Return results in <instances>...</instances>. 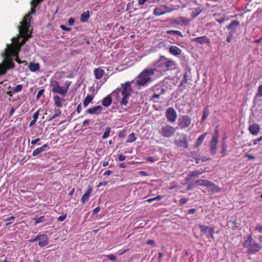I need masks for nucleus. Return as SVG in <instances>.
<instances>
[{
  "label": "nucleus",
  "instance_id": "1",
  "mask_svg": "<svg viewBox=\"0 0 262 262\" xmlns=\"http://www.w3.org/2000/svg\"><path fill=\"white\" fill-rule=\"evenodd\" d=\"M163 56H161L159 60L156 62L154 65V69H144L138 76L137 84L139 86H144L151 80V76L154 75L156 71L162 73L164 71Z\"/></svg>",
  "mask_w": 262,
  "mask_h": 262
},
{
  "label": "nucleus",
  "instance_id": "2",
  "mask_svg": "<svg viewBox=\"0 0 262 262\" xmlns=\"http://www.w3.org/2000/svg\"><path fill=\"white\" fill-rule=\"evenodd\" d=\"M132 91L131 82L126 81L124 83L121 84L120 88H118L114 91L112 95L119 100L120 93L122 98L120 101V103L121 105L126 106Z\"/></svg>",
  "mask_w": 262,
  "mask_h": 262
},
{
  "label": "nucleus",
  "instance_id": "3",
  "mask_svg": "<svg viewBox=\"0 0 262 262\" xmlns=\"http://www.w3.org/2000/svg\"><path fill=\"white\" fill-rule=\"evenodd\" d=\"M244 248L247 249V253L249 254H255L262 249V246L256 243L252 239V235H249L243 243Z\"/></svg>",
  "mask_w": 262,
  "mask_h": 262
},
{
  "label": "nucleus",
  "instance_id": "4",
  "mask_svg": "<svg viewBox=\"0 0 262 262\" xmlns=\"http://www.w3.org/2000/svg\"><path fill=\"white\" fill-rule=\"evenodd\" d=\"M20 36L23 38L20 42H19L18 38L13 37L12 39L13 43L7 45V48L11 50V54H15V55H18L20 47L27 41L29 38L31 37L32 35L30 33L29 35Z\"/></svg>",
  "mask_w": 262,
  "mask_h": 262
},
{
  "label": "nucleus",
  "instance_id": "5",
  "mask_svg": "<svg viewBox=\"0 0 262 262\" xmlns=\"http://www.w3.org/2000/svg\"><path fill=\"white\" fill-rule=\"evenodd\" d=\"M70 83L66 82L65 86H60L59 83L57 80L51 79L50 86L52 88V91L53 93H56L64 97L68 90Z\"/></svg>",
  "mask_w": 262,
  "mask_h": 262
},
{
  "label": "nucleus",
  "instance_id": "6",
  "mask_svg": "<svg viewBox=\"0 0 262 262\" xmlns=\"http://www.w3.org/2000/svg\"><path fill=\"white\" fill-rule=\"evenodd\" d=\"M11 50L10 49L7 48L5 49V51L4 53H2L3 56L5 57L6 61L5 62V65L6 68H8V70L10 69L13 68L14 67V64L12 59V56H17L18 55H15V54H12Z\"/></svg>",
  "mask_w": 262,
  "mask_h": 262
},
{
  "label": "nucleus",
  "instance_id": "7",
  "mask_svg": "<svg viewBox=\"0 0 262 262\" xmlns=\"http://www.w3.org/2000/svg\"><path fill=\"white\" fill-rule=\"evenodd\" d=\"M29 14L26 15L24 17L23 21L21 23V25L19 26V32L20 36L29 35L28 31L30 26V21L27 20Z\"/></svg>",
  "mask_w": 262,
  "mask_h": 262
},
{
  "label": "nucleus",
  "instance_id": "8",
  "mask_svg": "<svg viewBox=\"0 0 262 262\" xmlns=\"http://www.w3.org/2000/svg\"><path fill=\"white\" fill-rule=\"evenodd\" d=\"M191 122V119L187 115L181 116L178 119V126L181 129H184L188 127Z\"/></svg>",
  "mask_w": 262,
  "mask_h": 262
},
{
  "label": "nucleus",
  "instance_id": "9",
  "mask_svg": "<svg viewBox=\"0 0 262 262\" xmlns=\"http://www.w3.org/2000/svg\"><path fill=\"white\" fill-rule=\"evenodd\" d=\"M199 227L201 231L206 234L208 238H214V228L213 227H210L202 225H199Z\"/></svg>",
  "mask_w": 262,
  "mask_h": 262
},
{
  "label": "nucleus",
  "instance_id": "10",
  "mask_svg": "<svg viewBox=\"0 0 262 262\" xmlns=\"http://www.w3.org/2000/svg\"><path fill=\"white\" fill-rule=\"evenodd\" d=\"M166 116L168 121L174 122L177 118V112L173 107H169L166 111Z\"/></svg>",
  "mask_w": 262,
  "mask_h": 262
},
{
  "label": "nucleus",
  "instance_id": "11",
  "mask_svg": "<svg viewBox=\"0 0 262 262\" xmlns=\"http://www.w3.org/2000/svg\"><path fill=\"white\" fill-rule=\"evenodd\" d=\"M195 184L197 186H206L208 188L217 187L216 185L207 180L199 179L195 181Z\"/></svg>",
  "mask_w": 262,
  "mask_h": 262
},
{
  "label": "nucleus",
  "instance_id": "12",
  "mask_svg": "<svg viewBox=\"0 0 262 262\" xmlns=\"http://www.w3.org/2000/svg\"><path fill=\"white\" fill-rule=\"evenodd\" d=\"M174 144L179 148H187L188 147V143L186 135L183 136L182 139L176 140Z\"/></svg>",
  "mask_w": 262,
  "mask_h": 262
},
{
  "label": "nucleus",
  "instance_id": "13",
  "mask_svg": "<svg viewBox=\"0 0 262 262\" xmlns=\"http://www.w3.org/2000/svg\"><path fill=\"white\" fill-rule=\"evenodd\" d=\"M191 41L201 45L210 43V39L206 36H200L191 39Z\"/></svg>",
  "mask_w": 262,
  "mask_h": 262
},
{
  "label": "nucleus",
  "instance_id": "14",
  "mask_svg": "<svg viewBox=\"0 0 262 262\" xmlns=\"http://www.w3.org/2000/svg\"><path fill=\"white\" fill-rule=\"evenodd\" d=\"M103 107L100 105L94 106L89 108L86 113L92 115H99L102 111Z\"/></svg>",
  "mask_w": 262,
  "mask_h": 262
},
{
  "label": "nucleus",
  "instance_id": "15",
  "mask_svg": "<svg viewBox=\"0 0 262 262\" xmlns=\"http://www.w3.org/2000/svg\"><path fill=\"white\" fill-rule=\"evenodd\" d=\"M38 245L42 247L47 246L49 244V238L45 234L39 235Z\"/></svg>",
  "mask_w": 262,
  "mask_h": 262
},
{
  "label": "nucleus",
  "instance_id": "16",
  "mask_svg": "<svg viewBox=\"0 0 262 262\" xmlns=\"http://www.w3.org/2000/svg\"><path fill=\"white\" fill-rule=\"evenodd\" d=\"M239 25L240 22L238 20H233L227 26V29L230 30L231 31L236 32L237 27Z\"/></svg>",
  "mask_w": 262,
  "mask_h": 262
},
{
  "label": "nucleus",
  "instance_id": "17",
  "mask_svg": "<svg viewBox=\"0 0 262 262\" xmlns=\"http://www.w3.org/2000/svg\"><path fill=\"white\" fill-rule=\"evenodd\" d=\"M104 73V71L101 67L97 68L94 70V75L97 80L101 79Z\"/></svg>",
  "mask_w": 262,
  "mask_h": 262
},
{
  "label": "nucleus",
  "instance_id": "18",
  "mask_svg": "<svg viewBox=\"0 0 262 262\" xmlns=\"http://www.w3.org/2000/svg\"><path fill=\"white\" fill-rule=\"evenodd\" d=\"M260 126L258 124H253L249 127V130L253 135H256L260 131Z\"/></svg>",
  "mask_w": 262,
  "mask_h": 262
},
{
  "label": "nucleus",
  "instance_id": "19",
  "mask_svg": "<svg viewBox=\"0 0 262 262\" xmlns=\"http://www.w3.org/2000/svg\"><path fill=\"white\" fill-rule=\"evenodd\" d=\"M48 147V144H45L42 146L40 147L37 148L35 149L32 152V156L33 157H36L41 154L42 152L45 151L47 150V148Z\"/></svg>",
  "mask_w": 262,
  "mask_h": 262
},
{
  "label": "nucleus",
  "instance_id": "20",
  "mask_svg": "<svg viewBox=\"0 0 262 262\" xmlns=\"http://www.w3.org/2000/svg\"><path fill=\"white\" fill-rule=\"evenodd\" d=\"M169 53L176 56L180 55L182 53L181 50L177 46H171L169 49Z\"/></svg>",
  "mask_w": 262,
  "mask_h": 262
},
{
  "label": "nucleus",
  "instance_id": "21",
  "mask_svg": "<svg viewBox=\"0 0 262 262\" xmlns=\"http://www.w3.org/2000/svg\"><path fill=\"white\" fill-rule=\"evenodd\" d=\"M91 89H92L93 93L91 95H87L83 100V105L85 107H86L93 100L95 96V94L94 93L95 90L93 88H91Z\"/></svg>",
  "mask_w": 262,
  "mask_h": 262
},
{
  "label": "nucleus",
  "instance_id": "22",
  "mask_svg": "<svg viewBox=\"0 0 262 262\" xmlns=\"http://www.w3.org/2000/svg\"><path fill=\"white\" fill-rule=\"evenodd\" d=\"M53 100L54 104L56 107L60 108L62 106V102L64 101V99L63 98H60L58 95H55L53 97Z\"/></svg>",
  "mask_w": 262,
  "mask_h": 262
},
{
  "label": "nucleus",
  "instance_id": "23",
  "mask_svg": "<svg viewBox=\"0 0 262 262\" xmlns=\"http://www.w3.org/2000/svg\"><path fill=\"white\" fill-rule=\"evenodd\" d=\"M176 129L173 127L166 125L165 126V136L170 137L174 133Z\"/></svg>",
  "mask_w": 262,
  "mask_h": 262
},
{
  "label": "nucleus",
  "instance_id": "24",
  "mask_svg": "<svg viewBox=\"0 0 262 262\" xmlns=\"http://www.w3.org/2000/svg\"><path fill=\"white\" fill-rule=\"evenodd\" d=\"M92 188L91 187L84 193L80 199V202L82 203H84L89 200V197L92 192Z\"/></svg>",
  "mask_w": 262,
  "mask_h": 262
},
{
  "label": "nucleus",
  "instance_id": "25",
  "mask_svg": "<svg viewBox=\"0 0 262 262\" xmlns=\"http://www.w3.org/2000/svg\"><path fill=\"white\" fill-rule=\"evenodd\" d=\"M217 143L218 141H216L215 139L211 140L210 145V152L213 155H215L216 153Z\"/></svg>",
  "mask_w": 262,
  "mask_h": 262
},
{
  "label": "nucleus",
  "instance_id": "26",
  "mask_svg": "<svg viewBox=\"0 0 262 262\" xmlns=\"http://www.w3.org/2000/svg\"><path fill=\"white\" fill-rule=\"evenodd\" d=\"M40 64L39 63L30 62L29 65V69L32 72H35L39 70Z\"/></svg>",
  "mask_w": 262,
  "mask_h": 262
},
{
  "label": "nucleus",
  "instance_id": "27",
  "mask_svg": "<svg viewBox=\"0 0 262 262\" xmlns=\"http://www.w3.org/2000/svg\"><path fill=\"white\" fill-rule=\"evenodd\" d=\"M112 102V99L110 95H107L104 98L102 101V105L105 107L109 106Z\"/></svg>",
  "mask_w": 262,
  "mask_h": 262
},
{
  "label": "nucleus",
  "instance_id": "28",
  "mask_svg": "<svg viewBox=\"0 0 262 262\" xmlns=\"http://www.w3.org/2000/svg\"><path fill=\"white\" fill-rule=\"evenodd\" d=\"M165 66L167 69V71H168L175 69L176 64L174 61L167 60L165 63Z\"/></svg>",
  "mask_w": 262,
  "mask_h": 262
},
{
  "label": "nucleus",
  "instance_id": "29",
  "mask_svg": "<svg viewBox=\"0 0 262 262\" xmlns=\"http://www.w3.org/2000/svg\"><path fill=\"white\" fill-rule=\"evenodd\" d=\"M90 17V12L89 11H86L83 12L80 16V21L84 23L87 22Z\"/></svg>",
  "mask_w": 262,
  "mask_h": 262
},
{
  "label": "nucleus",
  "instance_id": "30",
  "mask_svg": "<svg viewBox=\"0 0 262 262\" xmlns=\"http://www.w3.org/2000/svg\"><path fill=\"white\" fill-rule=\"evenodd\" d=\"M207 134V133H205L199 136L195 143V147H199L202 144Z\"/></svg>",
  "mask_w": 262,
  "mask_h": 262
},
{
  "label": "nucleus",
  "instance_id": "31",
  "mask_svg": "<svg viewBox=\"0 0 262 262\" xmlns=\"http://www.w3.org/2000/svg\"><path fill=\"white\" fill-rule=\"evenodd\" d=\"M61 114V111L59 109V108L57 107V108H54V114L49 117L48 119V121H51L58 116H60Z\"/></svg>",
  "mask_w": 262,
  "mask_h": 262
},
{
  "label": "nucleus",
  "instance_id": "32",
  "mask_svg": "<svg viewBox=\"0 0 262 262\" xmlns=\"http://www.w3.org/2000/svg\"><path fill=\"white\" fill-rule=\"evenodd\" d=\"M204 170H195L189 172V174L191 178H197L199 175L204 172Z\"/></svg>",
  "mask_w": 262,
  "mask_h": 262
},
{
  "label": "nucleus",
  "instance_id": "33",
  "mask_svg": "<svg viewBox=\"0 0 262 262\" xmlns=\"http://www.w3.org/2000/svg\"><path fill=\"white\" fill-rule=\"evenodd\" d=\"M227 145L226 142L225 141V139H223L222 144V149H221V154L222 156H225L226 155L227 152Z\"/></svg>",
  "mask_w": 262,
  "mask_h": 262
},
{
  "label": "nucleus",
  "instance_id": "34",
  "mask_svg": "<svg viewBox=\"0 0 262 262\" xmlns=\"http://www.w3.org/2000/svg\"><path fill=\"white\" fill-rule=\"evenodd\" d=\"M166 33L168 34L177 35L180 37H183V35L182 34L181 32L177 30H169L166 32Z\"/></svg>",
  "mask_w": 262,
  "mask_h": 262
},
{
  "label": "nucleus",
  "instance_id": "35",
  "mask_svg": "<svg viewBox=\"0 0 262 262\" xmlns=\"http://www.w3.org/2000/svg\"><path fill=\"white\" fill-rule=\"evenodd\" d=\"M209 113V109L208 108V107H206L203 111V116L201 119L202 122H204L206 119V118L208 116Z\"/></svg>",
  "mask_w": 262,
  "mask_h": 262
},
{
  "label": "nucleus",
  "instance_id": "36",
  "mask_svg": "<svg viewBox=\"0 0 262 262\" xmlns=\"http://www.w3.org/2000/svg\"><path fill=\"white\" fill-rule=\"evenodd\" d=\"M164 14V11L162 8H156L154 11V14L155 15H161Z\"/></svg>",
  "mask_w": 262,
  "mask_h": 262
},
{
  "label": "nucleus",
  "instance_id": "37",
  "mask_svg": "<svg viewBox=\"0 0 262 262\" xmlns=\"http://www.w3.org/2000/svg\"><path fill=\"white\" fill-rule=\"evenodd\" d=\"M187 77H188L187 73L185 72L184 76H183V78L182 80L181 81L180 84V87L182 86L184 84L187 83L188 80Z\"/></svg>",
  "mask_w": 262,
  "mask_h": 262
},
{
  "label": "nucleus",
  "instance_id": "38",
  "mask_svg": "<svg viewBox=\"0 0 262 262\" xmlns=\"http://www.w3.org/2000/svg\"><path fill=\"white\" fill-rule=\"evenodd\" d=\"M136 140V137L135 136V135L134 133H132L129 135L128 136L127 140H126V142L127 143H131L133 142H134Z\"/></svg>",
  "mask_w": 262,
  "mask_h": 262
},
{
  "label": "nucleus",
  "instance_id": "39",
  "mask_svg": "<svg viewBox=\"0 0 262 262\" xmlns=\"http://www.w3.org/2000/svg\"><path fill=\"white\" fill-rule=\"evenodd\" d=\"M8 68H6L5 64H0V75H4L6 73Z\"/></svg>",
  "mask_w": 262,
  "mask_h": 262
},
{
  "label": "nucleus",
  "instance_id": "40",
  "mask_svg": "<svg viewBox=\"0 0 262 262\" xmlns=\"http://www.w3.org/2000/svg\"><path fill=\"white\" fill-rule=\"evenodd\" d=\"M34 223L35 224H38L41 222H43L45 221V217L44 216H41L40 217H36L34 218Z\"/></svg>",
  "mask_w": 262,
  "mask_h": 262
},
{
  "label": "nucleus",
  "instance_id": "41",
  "mask_svg": "<svg viewBox=\"0 0 262 262\" xmlns=\"http://www.w3.org/2000/svg\"><path fill=\"white\" fill-rule=\"evenodd\" d=\"M110 133H111V128L107 127L105 129V130L102 136V139H105L108 138L110 136Z\"/></svg>",
  "mask_w": 262,
  "mask_h": 262
},
{
  "label": "nucleus",
  "instance_id": "42",
  "mask_svg": "<svg viewBox=\"0 0 262 262\" xmlns=\"http://www.w3.org/2000/svg\"><path fill=\"white\" fill-rule=\"evenodd\" d=\"M196 186L197 185L195 184V181L194 182H190V183H189L188 185L187 186V190L189 191V190L194 188L195 187H196Z\"/></svg>",
  "mask_w": 262,
  "mask_h": 262
},
{
  "label": "nucleus",
  "instance_id": "43",
  "mask_svg": "<svg viewBox=\"0 0 262 262\" xmlns=\"http://www.w3.org/2000/svg\"><path fill=\"white\" fill-rule=\"evenodd\" d=\"M23 88L22 84H18L13 88V91L15 93H18L22 91Z\"/></svg>",
  "mask_w": 262,
  "mask_h": 262
},
{
  "label": "nucleus",
  "instance_id": "44",
  "mask_svg": "<svg viewBox=\"0 0 262 262\" xmlns=\"http://www.w3.org/2000/svg\"><path fill=\"white\" fill-rule=\"evenodd\" d=\"M43 0H32L31 1V5L33 8H35L37 6V5L42 2Z\"/></svg>",
  "mask_w": 262,
  "mask_h": 262
},
{
  "label": "nucleus",
  "instance_id": "45",
  "mask_svg": "<svg viewBox=\"0 0 262 262\" xmlns=\"http://www.w3.org/2000/svg\"><path fill=\"white\" fill-rule=\"evenodd\" d=\"M162 199V197L160 196V195H158L156 197H155V198H151V199H147L146 202H148V203H151L153 201H157V200H160Z\"/></svg>",
  "mask_w": 262,
  "mask_h": 262
},
{
  "label": "nucleus",
  "instance_id": "46",
  "mask_svg": "<svg viewBox=\"0 0 262 262\" xmlns=\"http://www.w3.org/2000/svg\"><path fill=\"white\" fill-rule=\"evenodd\" d=\"M180 19L181 24L182 23L184 25H188V24L189 23V20L183 17H180Z\"/></svg>",
  "mask_w": 262,
  "mask_h": 262
},
{
  "label": "nucleus",
  "instance_id": "47",
  "mask_svg": "<svg viewBox=\"0 0 262 262\" xmlns=\"http://www.w3.org/2000/svg\"><path fill=\"white\" fill-rule=\"evenodd\" d=\"M256 97H262V84L259 85L258 88V92L256 95Z\"/></svg>",
  "mask_w": 262,
  "mask_h": 262
},
{
  "label": "nucleus",
  "instance_id": "48",
  "mask_svg": "<svg viewBox=\"0 0 262 262\" xmlns=\"http://www.w3.org/2000/svg\"><path fill=\"white\" fill-rule=\"evenodd\" d=\"M219 135V129L216 127V129H215V130L214 134V135H213V137L212 138V140H213L214 139H215L216 141H218Z\"/></svg>",
  "mask_w": 262,
  "mask_h": 262
},
{
  "label": "nucleus",
  "instance_id": "49",
  "mask_svg": "<svg viewBox=\"0 0 262 262\" xmlns=\"http://www.w3.org/2000/svg\"><path fill=\"white\" fill-rule=\"evenodd\" d=\"M125 136V131L124 130H120L118 133V137L120 138H123Z\"/></svg>",
  "mask_w": 262,
  "mask_h": 262
},
{
  "label": "nucleus",
  "instance_id": "50",
  "mask_svg": "<svg viewBox=\"0 0 262 262\" xmlns=\"http://www.w3.org/2000/svg\"><path fill=\"white\" fill-rule=\"evenodd\" d=\"M188 199L187 198H182L180 200L179 204L180 206L183 205L184 204H186L188 202Z\"/></svg>",
  "mask_w": 262,
  "mask_h": 262
},
{
  "label": "nucleus",
  "instance_id": "51",
  "mask_svg": "<svg viewBox=\"0 0 262 262\" xmlns=\"http://www.w3.org/2000/svg\"><path fill=\"white\" fill-rule=\"evenodd\" d=\"M107 257L110 260L112 261H115L117 259L116 256L113 254L108 255Z\"/></svg>",
  "mask_w": 262,
  "mask_h": 262
},
{
  "label": "nucleus",
  "instance_id": "52",
  "mask_svg": "<svg viewBox=\"0 0 262 262\" xmlns=\"http://www.w3.org/2000/svg\"><path fill=\"white\" fill-rule=\"evenodd\" d=\"M192 179V178H191L190 175L189 174H188L187 177L184 180L185 182V183H184V184L185 185V184H188L190 182V181Z\"/></svg>",
  "mask_w": 262,
  "mask_h": 262
},
{
  "label": "nucleus",
  "instance_id": "53",
  "mask_svg": "<svg viewBox=\"0 0 262 262\" xmlns=\"http://www.w3.org/2000/svg\"><path fill=\"white\" fill-rule=\"evenodd\" d=\"M201 12V10H199L198 9H195V12H192V16L193 18L196 17Z\"/></svg>",
  "mask_w": 262,
  "mask_h": 262
},
{
  "label": "nucleus",
  "instance_id": "54",
  "mask_svg": "<svg viewBox=\"0 0 262 262\" xmlns=\"http://www.w3.org/2000/svg\"><path fill=\"white\" fill-rule=\"evenodd\" d=\"M67 217V214H63L62 215L59 216L57 218V220L59 222H62Z\"/></svg>",
  "mask_w": 262,
  "mask_h": 262
},
{
  "label": "nucleus",
  "instance_id": "55",
  "mask_svg": "<svg viewBox=\"0 0 262 262\" xmlns=\"http://www.w3.org/2000/svg\"><path fill=\"white\" fill-rule=\"evenodd\" d=\"M45 90L43 89L40 90L38 91L37 95L36 96V98L37 100H38L40 98L41 96L43 94Z\"/></svg>",
  "mask_w": 262,
  "mask_h": 262
},
{
  "label": "nucleus",
  "instance_id": "56",
  "mask_svg": "<svg viewBox=\"0 0 262 262\" xmlns=\"http://www.w3.org/2000/svg\"><path fill=\"white\" fill-rule=\"evenodd\" d=\"M60 28L63 31H70L71 30V28H69V27H67L66 26H65L64 25H61L60 26Z\"/></svg>",
  "mask_w": 262,
  "mask_h": 262
},
{
  "label": "nucleus",
  "instance_id": "57",
  "mask_svg": "<svg viewBox=\"0 0 262 262\" xmlns=\"http://www.w3.org/2000/svg\"><path fill=\"white\" fill-rule=\"evenodd\" d=\"M39 110H38V111H37L36 112H35L34 114H33V118L34 120H35L37 121V119L38 117V116H39Z\"/></svg>",
  "mask_w": 262,
  "mask_h": 262
},
{
  "label": "nucleus",
  "instance_id": "58",
  "mask_svg": "<svg viewBox=\"0 0 262 262\" xmlns=\"http://www.w3.org/2000/svg\"><path fill=\"white\" fill-rule=\"evenodd\" d=\"M196 210L195 208L190 209L187 211V214H193V213H195L196 212Z\"/></svg>",
  "mask_w": 262,
  "mask_h": 262
},
{
  "label": "nucleus",
  "instance_id": "59",
  "mask_svg": "<svg viewBox=\"0 0 262 262\" xmlns=\"http://www.w3.org/2000/svg\"><path fill=\"white\" fill-rule=\"evenodd\" d=\"M82 110V104L80 103H79L76 108V112L78 114L80 113Z\"/></svg>",
  "mask_w": 262,
  "mask_h": 262
},
{
  "label": "nucleus",
  "instance_id": "60",
  "mask_svg": "<svg viewBox=\"0 0 262 262\" xmlns=\"http://www.w3.org/2000/svg\"><path fill=\"white\" fill-rule=\"evenodd\" d=\"M40 141V138H36L35 139L32 140L31 141V144L34 145L36 144Z\"/></svg>",
  "mask_w": 262,
  "mask_h": 262
},
{
  "label": "nucleus",
  "instance_id": "61",
  "mask_svg": "<svg viewBox=\"0 0 262 262\" xmlns=\"http://www.w3.org/2000/svg\"><path fill=\"white\" fill-rule=\"evenodd\" d=\"M75 23V19L74 18H70L68 20V24L70 26H73Z\"/></svg>",
  "mask_w": 262,
  "mask_h": 262
},
{
  "label": "nucleus",
  "instance_id": "62",
  "mask_svg": "<svg viewBox=\"0 0 262 262\" xmlns=\"http://www.w3.org/2000/svg\"><path fill=\"white\" fill-rule=\"evenodd\" d=\"M39 235L35 236L34 238H32L29 239L28 241L31 243L35 242L39 239Z\"/></svg>",
  "mask_w": 262,
  "mask_h": 262
},
{
  "label": "nucleus",
  "instance_id": "63",
  "mask_svg": "<svg viewBox=\"0 0 262 262\" xmlns=\"http://www.w3.org/2000/svg\"><path fill=\"white\" fill-rule=\"evenodd\" d=\"M107 184V182L106 181L101 182L98 183V184L97 185V187H100L102 186H105Z\"/></svg>",
  "mask_w": 262,
  "mask_h": 262
},
{
  "label": "nucleus",
  "instance_id": "64",
  "mask_svg": "<svg viewBox=\"0 0 262 262\" xmlns=\"http://www.w3.org/2000/svg\"><path fill=\"white\" fill-rule=\"evenodd\" d=\"M126 159V157L122 155H120L118 157V160L119 161H124Z\"/></svg>",
  "mask_w": 262,
  "mask_h": 262
}]
</instances>
